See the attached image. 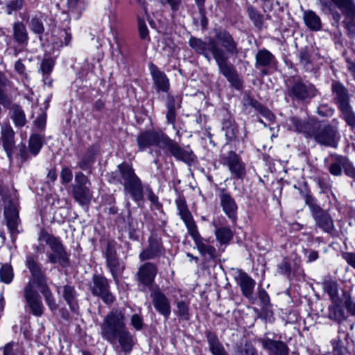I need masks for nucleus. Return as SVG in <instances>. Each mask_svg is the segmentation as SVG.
<instances>
[{
  "instance_id": "f257e3e1",
  "label": "nucleus",
  "mask_w": 355,
  "mask_h": 355,
  "mask_svg": "<svg viewBox=\"0 0 355 355\" xmlns=\"http://www.w3.org/2000/svg\"><path fill=\"white\" fill-rule=\"evenodd\" d=\"M214 33L215 40L210 38L207 42L200 38L191 37L189 45L197 53L202 55L207 61L209 62L213 58L218 67L219 73L232 87L240 90L243 87L242 80L235 67L228 61L230 57H237L239 55L238 43L225 29H215Z\"/></svg>"
},
{
  "instance_id": "f03ea898",
  "label": "nucleus",
  "mask_w": 355,
  "mask_h": 355,
  "mask_svg": "<svg viewBox=\"0 0 355 355\" xmlns=\"http://www.w3.org/2000/svg\"><path fill=\"white\" fill-rule=\"evenodd\" d=\"M101 338L111 345L119 344L122 352L130 354L135 345L134 336L126 327L123 310L112 309L99 324Z\"/></svg>"
},
{
  "instance_id": "7ed1b4c3",
  "label": "nucleus",
  "mask_w": 355,
  "mask_h": 355,
  "mask_svg": "<svg viewBox=\"0 0 355 355\" xmlns=\"http://www.w3.org/2000/svg\"><path fill=\"white\" fill-rule=\"evenodd\" d=\"M114 174V178L123 186L125 195H129L137 202L143 200L141 180L130 165L125 162L119 164Z\"/></svg>"
},
{
  "instance_id": "20e7f679",
  "label": "nucleus",
  "mask_w": 355,
  "mask_h": 355,
  "mask_svg": "<svg viewBox=\"0 0 355 355\" xmlns=\"http://www.w3.org/2000/svg\"><path fill=\"white\" fill-rule=\"evenodd\" d=\"M338 123L336 119H334L331 123H328L314 122L309 139H313L322 146L336 148L340 137Z\"/></svg>"
},
{
  "instance_id": "39448f33",
  "label": "nucleus",
  "mask_w": 355,
  "mask_h": 355,
  "mask_svg": "<svg viewBox=\"0 0 355 355\" xmlns=\"http://www.w3.org/2000/svg\"><path fill=\"white\" fill-rule=\"evenodd\" d=\"M39 239L44 241L49 246L51 251L47 252L49 263L53 264L59 263L64 268L69 265V256L63 245L58 238L42 231L39 236Z\"/></svg>"
},
{
  "instance_id": "423d86ee",
  "label": "nucleus",
  "mask_w": 355,
  "mask_h": 355,
  "mask_svg": "<svg viewBox=\"0 0 355 355\" xmlns=\"http://www.w3.org/2000/svg\"><path fill=\"white\" fill-rule=\"evenodd\" d=\"M318 94L315 85L308 81H304L300 77L293 78L287 84V94L293 100L307 101Z\"/></svg>"
},
{
  "instance_id": "0eeeda50",
  "label": "nucleus",
  "mask_w": 355,
  "mask_h": 355,
  "mask_svg": "<svg viewBox=\"0 0 355 355\" xmlns=\"http://www.w3.org/2000/svg\"><path fill=\"white\" fill-rule=\"evenodd\" d=\"M117 243L113 240L108 241L103 250L105 259V266L110 272L114 282L118 284L119 278L125 268V263L120 260L117 252Z\"/></svg>"
},
{
  "instance_id": "6e6552de",
  "label": "nucleus",
  "mask_w": 355,
  "mask_h": 355,
  "mask_svg": "<svg viewBox=\"0 0 355 355\" xmlns=\"http://www.w3.org/2000/svg\"><path fill=\"white\" fill-rule=\"evenodd\" d=\"M0 195L5 201L4 216L6 220V225L9 230L12 241H15L17 236L19 234V229L20 220L19 217V209L16 202L8 200L4 189L0 185Z\"/></svg>"
},
{
  "instance_id": "1a4fd4ad",
  "label": "nucleus",
  "mask_w": 355,
  "mask_h": 355,
  "mask_svg": "<svg viewBox=\"0 0 355 355\" xmlns=\"http://www.w3.org/2000/svg\"><path fill=\"white\" fill-rule=\"evenodd\" d=\"M163 151L173 156L175 159L182 162L188 165L194 164L197 157L189 146L182 147L177 141L168 137Z\"/></svg>"
},
{
  "instance_id": "9d476101",
  "label": "nucleus",
  "mask_w": 355,
  "mask_h": 355,
  "mask_svg": "<svg viewBox=\"0 0 355 355\" xmlns=\"http://www.w3.org/2000/svg\"><path fill=\"white\" fill-rule=\"evenodd\" d=\"M168 135L162 131L146 130L141 132L137 138L139 151H144L148 148L156 146L163 150Z\"/></svg>"
},
{
  "instance_id": "9b49d317",
  "label": "nucleus",
  "mask_w": 355,
  "mask_h": 355,
  "mask_svg": "<svg viewBox=\"0 0 355 355\" xmlns=\"http://www.w3.org/2000/svg\"><path fill=\"white\" fill-rule=\"evenodd\" d=\"M12 95L5 90H0V105L10 110V118L16 127H23L26 123V118L22 107L17 103H13Z\"/></svg>"
},
{
  "instance_id": "f8f14e48",
  "label": "nucleus",
  "mask_w": 355,
  "mask_h": 355,
  "mask_svg": "<svg viewBox=\"0 0 355 355\" xmlns=\"http://www.w3.org/2000/svg\"><path fill=\"white\" fill-rule=\"evenodd\" d=\"M89 290L93 295L99 297L107 305L112 304L115 300V297L110 291L109 281L103 275H93Z\"/></svg>"
},
{
  "instance_id": "ddd939ff",
  "label": "nucleus",
  "mask_w": 355,
  "mask_h": 355,
  "mask_svg": "<svg viewBox=\"0 0 355 355\" xmlns=\"http://www.w3.org/2000/svg\"><path fill=\"white\" fill-rule=\"evenodd\" d=\"M345 17L343 23L350 36L355 35V2L354 0H331Z\"/></svg>"
},
{
  "instance_id": "4468645a",
  "label": "nucleus",
  "mask_w": 355,
  "mask_h": 355,
  "mask_svg": "<svg viewBox=\"0 0 355 355\" xmlns=\"http://www.w3.org/2000/svg\"><path fill=\"white\" fill-rule=\"evenodd\" d=\"M331 157L332 159L328 170L332 175L340 176L344 171L347 176L355 178V166L347 157L337 154L331 155Z\"/></svg>"
},
{
  "instance_id": "2eb2a0df",
  "label": "nucleus",
  "mask_w": 355,
  "mask_h": 355,
  "mask_svg": "<svg viewBox=\"0 0 355 355\" xmlns=\"http://www.w3.org/2000/svg\"><path fill=\"white\" fill-rule=\"evenodd\" d=\"M24 297L26 303V306L29 308L30 312L35 316H42L44 307L40 295L31 281L24 288Z\"/></svg>"
},
{
  "instance_id": "dca6fc26",
  "label": "nucleus",
  "mask_w": 355,
  "mask_h": 355,
  "mask_svg": "<svg viewBox=\"0 0 355 355\" xmlns=\"http://www.w3.org/2000/svg\"><path fill=\"white\" fill-rule=\"evenodd\" d=\"M222 163L227 166L230 173L235 178L242 180L245 176V164L235 152L230 151L227 155L223 156Z\"/></svg>"
},
{
  "instance_id": "f3484780",
  "label": "nucleus",
  "mask_w": 355,
  "mask_h": 355,
  "mask_svg": "<svg viewBox=\"0 0 355 355\" xmlns=\"http://www.w3.org/2000/svg\"><path fill=\"white\" fill-rule=\"evenodd\" d=\"M218 198L223 212L232 221L237 219L238 207L235 200L225 188L219 189Z\"/></svg>"
},
{
  "instance_id": "a211bd4d",
  "label": "nucleus",
  "mask_w": 355,
  "mask_h": 355,
  "mask_svg": "<svg viewBox=\"0 0 355 355\" xmlns=\"http://www.w3.org/2000/svg\"><path fill=\"white\" fill-rule=\"evenodd\" d=\"M277 64L275 55L266 49H260L255 55V67L262 69L263 76L268 74V69L275 67Z\"/></svg>"
},
{
  "instance_id": "6ab92c4d",
  "label": "nucleus",
  "mask_w": 355,
  "mask_h": 355,
  "mask_svg": "<svg viewBox=\"0 0 355 355\" xmlns=\"http://www.w3.org/2000/svg\"><path fill=\"white\" fill-rule=\"evenodd\" d=\"M259 342L261 344L268 355H288L289 348L287 344L282 340H276L267 337L260 338Z\"/></svg>"
},
{
  "instance_id": "aec40b11",
  "label": "nucleus",
  "mask_w": 355,
  "mask_h": 355,
  "mask_svg": "<svg viewBox=\"0 0 355 355\" xmlns=\"http://www.w3.org/2000/svg\"><path fill=\"white\" fill-rule=\"evenodd\" d=\"M315 226L322 230L324 233L332 235L335 231L334 220L331 215L322 208L313 214Z\"/></svg>"
},
{
  "instance_id": "412c9836",
  "label": "nucleus",
  "mask_w": 355,
  "mask_h": 355,
  "mask_svg": "<svg viewBox=\"0 0 355 355\" xmlns=\"http://www.w3.org/2000/svg\"><path fill=\"white\" fill-rule=\"evenodd\" d=\"M150 297L155 310L167 320L171 312V303L168 298L159 290L153 291L150 294Z\"/></svg>"
},
{
  "instance_id": "4be33fe9",
  "label": "nucleus",
  "mask_w": 355,
  "mask_h": 355,
  "mask_svg": "<svg viewBox=\"0 0 355 355\" xmlns=\"http://www.w3.org/2000/svg\"><path fill=\"white\" fill-rule=\"evenodd\" d=\"M188 233L193 239L198 252L202 256L207 255L210 259H214L216 257V248L205 242L204 239L200 236L198 230V227L188 232Z\"/></svg>"
},
{
  "instance_id": "5701e85b",
  "label": "nucleus",
  "mask_w": 355,
  "mask_h": 355,
  "mask_svg": "<svg viewBox=\"0 0 355 355\" xmlns=\"http://www.w3.org/2000/svg\"><path fill=\"white\" fill-rule=\"evenodd\" d=\"M331 92L334 103L338 109L350 104V96L348 89L339 81L331 83Z\"/></svg>"
},
{
  "instance_id": "b1692460",
  "label": "nucleus",
  "mask_w": 355,
  "mask_h": 355,
  "mask_svg": "<svg viewBox=\"0 0 355 355\" xmlns=\"http://www.w3.org/2000/svg\"><path fill=\"white\" fill-rule=\"evenodd\" d=\"M163 252V246L159 239L151 236L148 239V245L139 254L141 261L153 259Z\"/></svg>"
},
{
  "instance_id": "393cba45",
  "label": "nucleus",
  "mask_w": 355,
  "mask_h": 355,
  "mask_svg": "<svg viewBox=\"0 0 355 355\" xmlns=\"http://www.w3.org/2000/svg\"><path fill=\"white\" fill-rule=\"evenodd\" d=\"M157 273V266L151 262H146L139 268L137 275L141 284L150 286L154 282Z\"/></svg>"
},
{
  "instance_id": "a878e982",
  "label": "nucleus",
  "mask_w": 355,
  "mask_h": 355,
  "mask_svg": "<svg viewBox=\"0 0 355 355\" xmlns=\"http://www.w3.org/2000/svg\"><path fill=\"white\" fill-rule=\"evenodd\" d=\"M1 139L3 147L9 158H11L15 146V132L9 124H2L1 128Z\"/></svg>"
},
{
  "instance_id": "bb28decb",
  "label": "nucleus",
  "mask_w": 355,
  "mask_h": 355,
  "mask_svg": "<svg viewBox=\"0 0 355 355\" xmlns=\"http://www.w3.org/2000/svg\"><path fill=\"white\" fill-rule=\"evenodd\" d=\"M235 280L239 285L242 294L247 298L251 299L255 286V282L246 272L238 270Z\"/></svg>"
},
{
  "instance_id": "cd10ccee",
  "label": "nucleus",
  "mask_w": 355,
  "mask_h": 355,
  "mask_svg": "<svg viewBox=\"0 0 355 355\" xmlns=\"http://www.w3.org/2000/svg\"><path fill=\"white\" fill-rule=\"evenodd\" d=\"M149 69L157 91L167 92L169 89V80L166 75L153 63L150 64Z\"/></svg>"
},
{
  "instance_id": "c85d7f7f",
  "label": "nucleus",
  "mask_w": 355,
  "mask_h": 355,
  "mask_svg": "<svg viewBox=\"0 0 355 355\" xmlns=\"http://www.w3.org/2000/svg\"><path fill=\"white\" fill-rule=\"evenodd\" d=\"M175 205L178 210V214L182 220L184 221L187 231L189 232L194 228L197 227L193 216L188 209L186 200L184 197H179L175 200Z\"/></svg>"
},
{
  "instance_id": "c756f323",
  "label": "nucleus",
  "mask_w": 355,
  "mask_h": 355,
  "mask_svg": "<svg viewBox=\"0 0 355 355\" xmlns=\"http://www.w3.org/2000/svg\"><path fill=\"white\" fill-rule=\"evenodd\" d=\"M314 122L302 120L296 116L288 119V125L290 130L302 133L304 137L309 139Z\"/></svg>"
},
{
  "instance_id": "7c9ffc66",
  "label": "nucleus",
  "mask_w": 355,
  "mask_h": 355,
  "mask_svg": "<svg viewBox=\"0 0 355 355\" xmlns=\"http://www.w3.org/2000/svg\"><path fill=\"white\" fill-rule=\"evenodd\" d=\"M26 265L31 273L33 277V284L35 283L37 286L47 282L44 273L42 272L39 264L32 257H27Z\"/></svg>"
},
{
  "instance_id": "2f4dec72",
  "label": "nucleus",
  "mask_w": 355,
  "mask_h": 355,
  "mask_svg": "<svg viewBox=\"0 0 355 355\" xmlns=\"http://www.w3.org/2000/svg\"><path fill=\"white\" fill-rule=\"evenodd\" d=\"M205 336L209 345V349L212 355H230L219 340L216 333L207 331Z\"/></svg>"
},
{
  "instance_id": "473e14b6",
  "label": "nucleus",
  "mask_w": 355,
  "mask_h": 355,
  "mask_svg": "<svg viewBox=\"0 0 355 355\" xmlns=\"http://www.w3.org/2000/svg\"><path fill=\"white\" fill-rule=\"evenodd\" d=\"M78 294L74 286L64 285L62 287V297L71 311L77 313L79 306L78 300Z\"/></svg>"
},
{
  "instance_id": "72a5a7b5",
  "label": "nucleus",
  "mask_w": 355,
  "mask_h": 355,
  "mask_svg": "<svg viewBox=\"0 0 355 355\" xmlns=\"http://www.w3.org/2000/svg\"><path fill=\"white\" fill-rule=\"evenodd\" d=\"M12 36L15 42L19 45H27L28 42V33L25 24L22 21H15L12 26Z\"/></svg>"
},
{
  "instance_id": "f704fd0d",
  "label": "nucleus",
  "mask_w": 355,
  "mask_h": 355,
  "mask_svg": "<svg viewBox=\"0 0 355 355\" xmlns=\"http://www.w3.org/2000/svg\"><path fill=\"white\" fill-rule=\"evenodd\" d=\"M222 130L229 142L236 139L239 130L232 116L227 115L226 118H224L222 123Z\"/></svg>"
},
{
  "instance_id": "c9c22d12",
  "label": "nucleus",
  "mask_w": 355,
  "mask_h": 355,
  "mask_svg": "<svg viewBox=\"0 0 355 355\" xmlns=\"http://www.w3.org/2000/svg\"><path fill=\"white\" fill-rule=\"evenodd\" d=\"M303 19L306 26L311 31H318L322 28L320 17L313 10H306L303 13Z\"/></svg>"
},
{
  "instance_id": "e433bc0d",
  "label": "nucleus",
  "mask_w": 355,
  "mask_h": 355,
  "mask_svg": "<svg viewBox=\"0 0 355 355\" xmlns=\"http://www.w3.org/2000/svg\"><path fill=\"white\" fill-rule=\"evenodd\" d=\"M28 26L30 30L35 35H37L40 40H42L43 33L45 31V28L43 22V16L41 13H37L33 15L29 21Z\"/></svg>"
},
{
  "instance_id": "4c0bfd02",
  "label": "nucleus",
  "mask_w": 355,
  "mask_h": 355,
  "mask_svg": "<svg viewBox=\"0 0 355 355\" xmlns=\"http://www.w3.org/2000/svg\"><path fill=\"white\" fill-rule=\"evenodd\" d=\"M73 196L80 205L89 204L92 197L88 187H73Z\"/></svg>"
},
{
  "instance_id": "58836bf2",
  "label": "nucleus",
  "mask_w": 355,
  "mask_h": 355,
  "mask_svg": "<svg viewBox=\"0 0 355 355\" xmlns=\"http://www.w3.org/2000/svg\"><path fill=\"white\" fill-rule=\"evenodd\" d=\"M327 318L333 321L340 323L345 319V311L338 301L332 302L328 307Z\"/></svg>"
},
{
  "instance_id": "ea45409f",
  "label": "nucleus",
  "mask_w": 355,
  "mask_h": 355,
  "mask_svg": "<svg viewBox=\"0 0 355 355\" xmlns=\"http://www.w3.org/2000/svg\"><path fill=\"white\" fill-rule=\"evenodd\" d=\"M98 152V148L96 146H90L87 150L85 155L78 163V166L82 170L89 169L94 164L95 160V155Z\"/></svg>"
},
{
  "instance_id": "a19ab883",
  "label": "nucleus",
  "mask_w": 355,
  "mask_h": 355,
  "mask_svg": "<svg viewBox=\"0 0 355 355\" xmlns=\"http://www.w3.org/2000/svg\"><path fill=\"white\" fill-rule=\"evenodd\" d=\"M37 287L39 288L40 293L44 296L45 302L49 309L52 311H55L58 308V304H56L51 291L47 285V282L37 286Z\"/></svg>"
},
{
  "instance_id": "79ce46f5",
  "label": "nucleus",
  "mask_w": 355,
  "mask_h": 355,
  "mask_svg": "<svg viewBox=\"0 0 355 355\" xmlns=\"http://www.w3.org/2000/svg\"><path fill=\"white\" fill-rule=\"evenodd\" d=\"M322 288L329 295L332 302L338 301V284L337 282L334 280L324 281L322 283Z\"/></svg>"
},
{
  "instance_id": "37998d69",
  "label": "nucleus",
  "mask_w": 355,
  "mask_h": 355,
  "mask_svg": "<svg viewBox=\"0 0 355 355\" xmlns=\"http://www.w3.org/2000/svg\"><path fill=\"white\" fill-rule=\"evenodd\" d=\"M43 145V138L38 134L32 135L28 141L29 152L34 156L37 155Z\"/></svg>"
},
{
  "instance_id": "c03bdc74",
  "label": "nucleus",
  "mask_w": 355,
  "mask_h": 355,
  "mask_svg": "<svg viewBox=\"0 0 355 355\" xmlns=\"http://www.w3.org/2000/svg\"><path fill=\"white\" fill-rule=\"evenodd\" d=\"M247 12L250 20L253 22L254 26L259 29H261L263 26L264 17L263 15L260 14L257 8L251 5L247 7Z\"/></svg>"
},
{
  "instance_id": "a18cd8bd",
  "label": "nucleus",
  "mask_w": 355,
  "mask_h": 355,
  "mask_svg": "<svg viewBox=\"0 0 355 355\" xmlns=\"http://www.w3.org/2000/svg\"><path fill=\"white\" fill-rule=\"evenodd\" d=\"M341 113L342 119L352 128L355 127V113L351 105H347L338 108Z\"/></svg>"
},
{
  "instance_id": "49530a36",
  "label": "nucleus",
  "mask_w": 355,
  "mask_h": 355,
  "mask_svg": "<svg viewBox=\"0 0 355 355\" xmlns=\"http://www.w3.org/2000/svg\"><path fill=\"white\" fill-rule=\"evenodd\" d=\"M215 236L220 244H227L233 238V232L229 227H223L216 229Z\"/></svg>"
},
{
  "instance_id": "de8ad7c7",
  "label": "nucleus",
  "mask_w": 355,
  "mask_h": 355,
  "mask_svg": "<svg viewBox=\"0 0 355 355\" xmlns=\"http://www.w3.org/2000/svg\"><path fill=\"white\" fill-rule=\"evenodd\" d=\"M55 65V62L52 58H44L41 64L40 67V71L42 72L44 76V82L45 84L49 83H51V81L49 80V76L51 73Z\"/></svg>"
},
{
  "instance_id": "09e8293b",
  "label": "nucleus",
  "mask_w": 355,
  "mask_h": 355,
  "mask_svg": "<svg viewBox=\"0 0 355 355\" xmlns=\"http://www.w3.org/2000/svg\"><path fill=\"white\" fill-rule=\"evenodd\" d=\"M175 313L180 319L189 320L190 319L189 303L183 300L177 302Z\"/></svg>"
},
{
  "instance_id": "8fccbe9b",
  "label": "nucleus",
  "mask_w": 355,
  "mask_h": 355,
  "mask_svg": "<svg viewBox=\"0 0 355 355\" xmlns=\"http://www.w3.org/2000/svg\"><path fill=\"white\" fill-rule=\"evenodd\" d=\"M14 277L12 268L8 264H4L0 268V280L5 284H10Z\"/></svg>"
},
{
  "instance_id": "3c124183",
  "label": "nucleus",
  "mask_w": 355,
  "mask_h": 355,
  "mask_svg": "<svg viewBox=\"0 0 355 355\" xmlns=\"http://www.w3.org/2000/svg\"><path fill=\"white\" fill-rule=\"evenodd\" d=\"M23 0H10L6 6V12L8 15H10L14 11L21 10L23 8Z\"/></svg>"
},
{
  "instance_id": "603ef678",
  "label": "nucleus",
  "mask_w": 355,
  "mask_h": 355,
  "mask_svg": "<svg viewBox=\"0 0 355 355\" xmlns=\"http://www.w3.org/2000/svg\"><path fill=\"white\" fill-rule=\"evenodd\" d=\"M304 201L310 209L311 216L322 209L315 203L314 198L309 193L304 195Z\"/></svg>"
},
{
  "instance_id": "864d4df0",
  "label": "nucleus",
  "mask_w": 355,
  "mask_h": 355,
  "mask_svg": "<svg viewBox=\"0 0 355 355\" xmlns=\"http://www.w3.org/2000/svg\"><path fill=\"white\" fill-rule=\"evenodd\" d=\"M237 355H257V352L254 347L250 343H245L243 346L238 348Z\"/></svg>"
},
{
  "instance_id": "5fc2aeb1",
  "label": "nucleus",
  "mask_w": 355,
  "mask_h": 355,
  "mask_svg": "<svg viewBox=\"0 0 355 355\" xmlns=\"http://www.w3.org/2000/svg\"><path fill=\"white\" fill-rule=\"evenodd\" d=\"M58 39H59V42H58V46H62L64 45L67 46L71 42V35L66 30H62L58 33Z\"/></svg>"
},
{
  "instance_id": "6e6d98bb",
  "label": "nucleus",
  "mask_w": 355,
  "mask_h": 355,
  "mask_svg": "<svg viewBox=\"0 0 355 355\" xmlns=\"http://www.w3.org/2000/svg\"><path fill=\"white\" fill-rule=\"evenodd\" d=\"M317 113L323 117H330L334 114V109L327 104H322L318 107Z\"/></svg>"
},
{
  "instance_id": "4d7b16f0",
  "label": "nucleus",
  "mask_w": 355,
  "mask_h": 355,
  "mask_svg": "<svg viewBox=\"0 0 355 355\" xmlns=\"http://www.w3.org/2000/svg\"><path fill=\"white\" fill-rule=\"evenodd\" d=\"M72 171L69 167L64 166L62 168L60 178L62 184H68L72 180Z\"/></svg>"
},
{
  "instance_id": "13d9d810",
  "label": "nucleus",
  "mask_w": 355,
  "mask_h": 355,
  "mask_svg": "<svg viewBox=\"0 0 355 355\" xmlns=\"http://www.w3.org/2000/svg\"><path fill=\"white\" fill-rule=\"evenodd\" d=\"M75 182L76 184L73 186V187H87L88 179L83 173L78 172L75 175Z\"/></svg>"
},
{
  "instance_id": "bf43d9fd",
  "label": "nucleus",
  "mask_w": 355,
  "mask_h": 355,
  "mask_svg": "<svg viewBox=\"0 0 355 355\" xmlns=\"http://www.w3.org/2000/svg\"><path fill=\"white\" fill-rule=\"evenodd\" d=\"M278 272L282 275L289 277L291 272V267L290 263L286 260L282 261L278 265Z\"/></svg>"
},
{
  "instance_id": "052dcab7",
  "label": "nucleus",
  "mask_w": 355,
  "mask_h": 355,
  "mask_svg": "<svg viewBox=\"0 0 355 355\" xmlns=\"http://www.w3.org/2000/svg\"><path fill=\"white\" fill-rule=\"evenodd\" d=\"M139 33L141 39L146 40L148 38V30L145 21L141 19L138 20Z\"/></svg>"
},
{
  "instance_id": "680f3d73",
  "label": "nucleus",
  "mask_w": 355,
  "mask_h": 355,
  "mask_svg": "<svg viewBox=\"0 0 355 355\" xmlns=\"http://www.w3.org/2000/svg\"><path fill=\"white\" fill-rule=\"evenodd\" d=\"M300 62L305 67H308L310 64V55L306 50L302 49L299 53Z\"/></svg>"
},
{
  "instance_id": "e2e57ef3",
  "label": "nucleus",
  "mask_w": 355,
  "mask_h": 355,
  "mask_svg": "<svg viewBox=\"0 0 355 355\" xmlns=\"http://www.w3.org/2000/svg\"><path fill=\"white\" fill-rule=\"evenodd\" d=\"M131 324L136 330H140L143 327V320L138 314H134L131 317Z\"/></svg>"
},
{
  "instance_id": "0e129e2a",
  "label": "nucleus",
  "mask_w": 355,
  "mask_h": 355,
  "mask_svg": "<svg viewBox=\"0 0 355 355\" xmlns=\"http://www.w3.org/2000/svg\"><path fill=\"white\" fill-rule=\"evenodd\" d=\"M257 111L260 113V114L262 116L265 117L270 121H272L275 119V116L272 113V112L262 105H261V107L259 108Z\"/></svg>"
},
{
  "instance_id": "69168bd1",
  "label": "nucleus",
  "mask_w": 355,
  "mask_h": 355,
  "mask_svg": "<svg viewBox=\"0 0 355 355\" xmlns=\"http://www.w3.org/2000/svg\"><path fill=\"white\" fill-rule=\"evenodd\" d=\"M261 103L258 102L257 100L250 98V96H246L243 99V105L247 106H251L254 107L256 110H257L259 108L261 107Z\"/></svg>"
},
{
  "instance_id": "338daca9",
  "label": "nucleus",
  "mask_w": 355,
  "mask_h": 355,
  "mask_svg": "<svg viewBox=\"0 0 355 355\" xmlns=\"http://www.w3.org/2000/svg\"><path fill=\"white\" fill-rule=\"evenodd\" d=\"M148 199L156 209H159L162 207V204L159 202L158 197L153 193L151 189H150L148 192Z\"/></svg>"
},
{
  "instance_id": "774afa93",
  "label": "nucleus",
  "mask_w": 355,
  "mask_h": 355,
  "mask_svg": "<svg viewBox=\"0 0 355 355\" xmlns=\"http://www.w3.org/2000/svg\"><path fill=\"white\" fill-rule=\"evenodd\" d=\"M343 258L355 269V252H345L343 254Z\"/></svg>"
}]
</instances>
